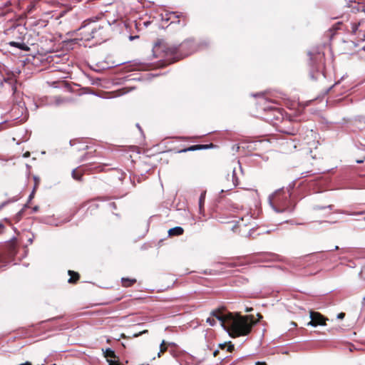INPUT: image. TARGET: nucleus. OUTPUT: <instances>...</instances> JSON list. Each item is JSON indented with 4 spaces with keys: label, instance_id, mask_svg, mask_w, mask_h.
<instances>
[{
    "label": "nucleus",
    "instance_id": "nucleus-1",
    "mask_svg": "<svg viewBox=\"0 0 365 365\" xmlns=\"http://www.w3.org/2000/svg\"><path fill=\"white\" fill-rule=\"evenodd\" d=\"M256 323L252 315L241 316L232 313L227 321L225 329L230 336L236 338L249 334Z\"/></svg>",
    "mask_w": 365,
    "mask_h": 365
},
{
    "label": "nucleus",
    "instance_id": "nucleus-2",
    "mask_svg": "<svg viewBox=\"0 0 365 365\" xmlns=\"http://www.w3.org/2000/svg\"><path fill=\"white\" fill-rule=\"evenodd\" d=\"M178 51L177 46H171L163 40H158L153 48V54L155 58L169 59Z\"/></svg>",
    "mask_w": 365,
    "mask_h": 365
},
{
    "label": "nucleus",
    "instance_id": "nucleus-3",
    "mask_svg": "<svg viewBox=\"0 0 365 365\" xmlns=\"http://www.w3.org/2000/svg\"><path fill=\"white\" fill-rule=\"evenodd\" d=\"M91 38L96 39L97 42L106 41L107 36L106 35V31L103 29V27L98 26L92 28L90 37H88L86 39L90 40Z\"/></svg>",
    "mask_w": 365,
    "mask_h": 365
},
{
    "label": "nucleus",
    "instance_id": "nucleus-4",
    "mask_svg": "<svg viewBox=\"0 0 365 365\" xmlns=\"http://www.w3.org/2000/svg\"><path fill=\"white\" fill-rule=\"evenodd\" d=\"M311 321L308 322L307 325L317 327L318 325H326V319L322 314L314 311H310Z\"/></svg>",
    "mask_w": 365,
    "mask_h": 365
},
{
    "label": "nucleus",
    "instance_id": "nucleus-5",
    "mask_svg": "<svg viewBox=\"0 0 365 365\" xmlns=\"http://www.w3.org/2000/svg\"><path fill=\"white\" fill-rule=\"evenodd\" d=\"M16 254V247L14 245L9 246L8 250L4 253H0V263L6 264L10 262Z\"/></svg>",
    "mask_w": 365,
    "mask_h": 365
},
{
    "label": "nucleus",
    "instance_id": "nucleus-6",
    "mask_svg": "<svg viewBox=\"0 0 365 365\" xmlns=\"http://www.w3.org/2000/svg\"><path fill=\"white\" fill-rule=\"evenodd\" d=\"M287 197L284 189H279L269 196V203L274 205L275 203L282 202Z\"/></svg>",
    "mask_w": 365,
    "mask_h": 365
},
{
    "label": "nucleus",
    "instance_id": "nucleus-7",
    "mask_svg": "<svg viewBox=\"0 0 365 365\" xmlns=\"http://www.w3.org/2000/svg\"><path fill=\"white\" fill-rule=\"evenodd\" d=\"M231 314L232 313L224 314L220 310H214L212 312V317L217 319L224 328H225L227 325V321Z\"/></svg>",
    "mask_w": 365,
    "mask_h": 365
},
{
    "label": "nucleus",
    "instance_id": "nucleus-8",
    "mask_svg": "<svg viewBox=\"0 0 365 365\" xmlns=\"http://www.w3.org/2000/svg\"><path fill=\"white\" fill-rule=\"evenodd\" d=\"M20 41H10L8 44L11 46L18 48L21 50L28 51L29 47L24 43V39L21 36L19 37Z\"/></svg>",
    "mask_w": 365,
    "mask_h": 365
},
{
    "label": "nucleus",
    "instance_id": "nucleus-9",
    "mask_svg": "<svg viewBox=\"0 0 365 365\" xmlns=\"http://www.w3.org/2000/svg\"><path fill=\"white\" fill-rule=\"evenodd\" d=\"M212 146L213 145L212 143L210 145H194L180 150L179 153H186L187 151H195L198 150L207 149Z\"/></svg>",
    "mask_w": 365,
    "mask_h": 365
},
{
    "label": "nucleus",
    "instance_id": "nucleus-10",
    "mask_svg": "<svg viewBox=\"0 0 365 365\" xmlns=\"http://www.w3.org/2000/svg\"><path fill=\"white\" fill-rule=\"evenodd\" d=\"M137 280L135 278L122 277L121 285L123 287L128 288L132 287L136 283Z\"/></svg>",
    "mask_w": 365,
    "mask_h": 365
},
{
    "label": "nucleus",
    "instance_id": "nucleus-11",
    "mask_svg": "<svg viewBox=\"0 0 365 365\" xmlns=\"http://www.w3.org/2000/svg\"><path fill=\"white\" fill-rule=\"evenodd\" d=\"M68 274L70 276V278L68 280V283L76 284L80 279V274L73 270H68Z\"/></svg>",
    "mask_w": 365,
    "mask_h": 365
},
{
    "label": "nucleus",
    "instance_id": "nucleus-12",
    "mask_svg": "<svg viewBox=\"0 0 365 365\" xmlns=\"http://www.w3.org/2000/svg\"><path fill=\"white\" fill-rule=\"evenodd\" d=\"M184 230L181 227H175L168 230V235L170 236H179L182 235Z\"/></svg>",
    "mask_w": 365,
    "mask_h": 365
},
{
    "label": "nucleus",
    "instance_id": "nucleus-13",
    "mask_svg": "<svg viewBox=\"0 0 365 365\" xmlns=\"http://www.w3.org/2000/svg\"><path fill=\"white\" fill-rule=\"evenodd\" d=\"M27 208H31V213L36 212L38 210V207H24L21 210H20L16 215V220L19 221L21 218V216L24 215V212H26Z\"/></svg>",
    "mask_w": 365,
    "mask_h": 365
},
{
    "label": "nucleus",
    "instance_id": "nucleus-14",
    "mask_svg": "<svg viewBox=\"0 0 365 365\" xmlns=\"http://www.w3.org/2000/svg\"><path fill=\"white\" fill-rule=\"evenodd\" d=\"M219 348H220L222 350L226 349L227 351L229 352H232L235 349L234 344H232L231 341L224 344H220Z\"/></svg>",
    "mask_w": 365,
    "mask_h": 365
},
{
    "label": "nucleus",
    "instance_id": "nucleus-15",
    "mask_svg": "<svg viewBox=\"0 0 365 365\" xmlns=\"http://www.w3.org/2000/svg\"><path fill=\"white\" fill-rule=\"evenodd\" d=\"M113 197H108V196H101V197H97L96 198H93L88 201V203H91L93 202H107L112 199Z\"/></svg>",
    "mask_w": 365,
    "mask_h": 365
},
{
    "label": "nucleus",
    "instance_id": "nucleus-16",
    "mask_svg": "<svg viewBox=\"0 0 365 365\" xmlns=\"http://www.w3.org/2000/svg\"><path fill=\"white\" fill-rule=\"evenodd\" d=\"M167 349H168V344L163 340L160 346V352L158 353V356L160 357L162 354H164L165 351H167Z\"/></svg>",
    "mask_w": 365,
    "mask_h": 365
},
{
    "label": "nucleus",
    "instance_id": "nucleus-17",
    "mask_svg": "<svg viewBox=\"0 0 365 365\" xmlns=\"http://www.w3.org/2000/svg\"><path fill=\"white\" fill-rule=\"evenodd\" d=\"M72 177L78 181L82 180V174L78 173L76 169L72 171Z\"/></svg>",
    "mask_w": 365,
    "mask_h": 365
},
{
    "label": "nucleus",
    "instance_id": "nucleus-18",
    "mask_svg": "<svg viewBox=\"0 0 365 365\" xmlns=\"http://www.w3.org/2000/svg\"><path fill=\"white\" fill-rule=\"evenodd\" d=\"M148 332V330L145 329V330L140 331L138 333H135L131 336H128V338L131 339V338L138 337V336H141L142 334H147Z\"/></svg>",
    "mask_w": 365,
    "mask_h": 365
},
{
    "label": "nucleus",
    "instance_id": "nucleus-19",
    "mask_svg": "<svg viewBox=\"0 0 365 365\" xmlns=\"http://www.w3.org/2000/svg\"><path fill=\"white\" fill-rule=\"evenodd\" d=\"M34 182H35V183H34V190H33V192H34V190L36 189V187L38 186V185H39V183H40V178H38V177H36V176H34ZM32 193H34V192H32ZM32 195H33V194H31V195H30V197H29L30 198L31 197Z\"/></svg>",
    "mask_w": 365,
    "mask_h": 365
},
{
    "label": "nucleus",
    "instance_id": "nucleus-20",
    "mask_svg": "<svg viewBox=\"0 0 365 365\" xmlns=\"http://www.w3.org/2000/svg\"><path fill=\"white\" fill-rule=\"evenodd\" d=\"M206 192L204 191L201 193V195L199 198V205H203L205 203V197Z\"/></svg>",
    "mask_w": 365,
    "mask_h": 365
},
{
    "label": "nucleus",
    "instance_id": "nucleus-21",
    "mask_svg": "<svg viewBox=\"0 0 365 365\" xmlns=\"http://www.w3.org/2000/svg\"><path fill=\"white\" fill-rule=\"evenodd\" d=\"M207 322L209 323L211 326H214L215 324V320L214 318L208 317Z\"/></svg>",
    "mask_w": 365,
    "mask_h": 365
},
{
    "label": "nucleus",
    "instance_id": "nucleus-22",
    "mask_svg": "<svg viewBox=\"0 0 365 365\" xmlns=\"http://www.w3.org/2000/svg\"><path fill=\"white\" fill-rule=\"evenodd\" d=\"M22 29V30H24V28L22 27H19V28H16L14 29V32H17L18 34H23V31H21L20 30Z\"/></svg>",
    "mask_w": 365,
    "mask_h": 365
},
{
    "label": "nucleus",
    "instance_id": "nucleus-23",
    "mask_svg": "<svg viewBox=\"0 0 365 365\" xmlns=\"http://www.w3.org/2000/svg\"><path fill=\"white\" fill-rule=\"evenodd\" d=\"M250 195H251L252 197H258V192H257V190H252V191H251V192H250Z\"/></svg>",
    "mask_w": 365,
    "mask_h": 365
},
{
    "label": "nucleus",
    "instance_id": "nucleus-24",
    "mask_svg": "<svg viewBox=\"0 0 365 365\" xmlns=\"http://www.w3.org/2000/svg\"><path fill=\"white\" fill-rule=\"evenodd\" d=\"M274 210L277 212H283L284 210V209H280V207H277V206H274V207H272Z\"/></svg>",
    "mask_w": 365,
    "mask_h": 365
},
{
    "label": "nucleus",
    "instance_id": "nucleus-25",
    "mask_svg": "<svg viewBox=\"0 0 365 365\" xmlns=\"http://www.w3.org/2000/svg\"><path fill=\"white\" fill-rule=\"evenodd\" d=\"M344 317H345V313H344V312H341V313H339V314H338V316H337L338 319H344Z\"/></svg>",
    "mask_w": 365,
    "mask_h": 365
},
{
    "label": "nucleus",
    "instance_id": "nucleus-26",
    "mask_svg": "<svg viewBox=\"0 0 365 365\" xmlns=\"http://www.w3.org/2000/svg\"><path fill=\"white\" fill-rule=\"evenodd\" d=\"M63 101L62 99H61L60 98H56V105L61 104V103H63Z\"/></svg>",
    "mask_w": 365,
    "mask_h": 365
},
{
    "label": "nucleus",
    "instance_id": "nucleus-27",
    "mask_svg": "<svg viewBox=\"0 0 365 365\" xmlns=\"http://www.w3.org/2000/svg\"><path fill=\"white\" fill-rule=\"evenodd\" d=\"M255 365H267L266 362L264 361H257L255 363Z\"/></svg>",
    "mask_w": 365,
    "mask_h": 365
},
{
    "label": "nucleus",
    "instance_id": "nucleus-28",
    "mask_svg": "<svg viewBox=\"0 0 365 365\" xmlns=\"http://www.w3.org/2000/svg\"><path fill=\"white\" fill-rule=\"evenodd\" d=\"M196 207L197 208V210H198L199 213L201 214L202 212V211H203L204 207L200 206V207Z\"/></svg>",
    "mask_w": 365,
    "mask_h": 365
},
{
    "label": "nucleus",
    "instance_id": "nucleus-29",
    "mask_svg": "<svg viewBox=\"0 0 365 365\" xmlns=\"http://www.w3.org/2000/svg\"><path fill=\"white\" fill-rule=\"evenodd\" d=\"M4 228V225L1 222H0V234L3 232Z\"/></svg>",
    "mask_w": 365,
    "mask_h": 365
},
{
    "label": "nucleus",
    "instance_id": "nucleus-30",
    "mask_svg": "<svg viewBox=\"0 0 365 365\" xmlns=\"http://www.w3.org/2000/svg\"><path fill=\"white\" fill-rule=\"evenodd\" d=\"M138 38V36H129V38H130V40H131V41H132V40H133V39H135V38Z\"/></svg>",
    "mask_w": 365,
    "mask_h": 365
},
{
    "label": "nucleus",
    "instance_id": "nucleus-31",
    "mask_svg": "<svg viewBox=\"0 0 365 365\" xmlns=\"http://www.w3.org/2000/svg\"><path fill=\"white\" fill-rule=\"evenodd\" d=\"M218 354H219V351L218 350H215L214 351V353H213V355H214V356H217Z\"/></svg>",
    "mask_w": 365,
    "mask_h": 365
},
{
    "label": "nucleus",
    "instance_id": "nucleus-32",
    "mask_svg": "<svg viewBox=\"0 0 365 365\" xmlns=\"http://www.w3.org/2000/svg\"><path fill=\"white\" fill-rule=\"evenodd\" d=\"M136 126L138 128L140 131H142V129H141L140 126L139 125V124H137Z\"/></svg>",
    "mask_w": 365,
    "mask_h": 365
},
{
    "label": "nucleus",
    "instance_id": "nucleus-33",
    "mask_svg": "<svg viewBox=\"0 0 365 365\" xmlns=\"http://www.w3.org/2000/svg\"><path fill=\"white\" fill-rule=\"evenodd\" d=\"M362 162H363L362 160H357V163H362Z\"/></svg>",
    "mask_w": 365,
    "mask_h": 365
},
{
    "label": "nucleus",
    "instance_id": "nucleus-34",
    "mask_svg": "<svg viewBox=\"0 0 365 365\" xmlns=\"http://www.w3.org/2000/svg\"><path fill=\"white\" fill-rule=\"evenodd\" d=\"M109 204H110V205H114V203H113V202H110Z\"/></svg>",
    "mask_w": 365,
    "mask_h": 365
},
{
    "label": "nucleus",
    "instance_id": "nucleus-35",
    "mask_svg": "<svg viewBox=\"0 0 365 365\" xmlns=\"http://www.w3.org/2000/svg\"><path fill=\"white\" fill-rule=\"evenodd\" d=\"M339 247L337 246L335 247V250H338Z\"/></svg>",
    "mask_w": 365,
    "mask_h": 365
},
{
    "label": "nucleus",
    "instance_id": "nucleus-36",
    "mask_svg": "<svg viewBox=\"0 0 365 365\" xmlns=\"http://www.w3.org/2000/svg\"><path fill=\"white\" fill-rule=\"evenodd\" d=\"M364 299L365 300V297L364 298Z\"/></svg>",
    "mask_w": 365,
    "mask_h": 365
}]
</instances>
